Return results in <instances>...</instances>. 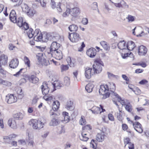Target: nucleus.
I'll return each instance as SVG.
<instances>
[{
  "label": "nucleus",
  "instance_id": "obj_35",
  "mask_svg": "<svg viewBox=\"0 0 149 149\" xmlns=\"http://www.w3.org/2000/svg\"><path fill=\"white\" fill-rule=\"evenodd\" d=\"M89 110L91 111L93 113L97 114L100 113L101 109L98 107L94 106L91 109H89Z\"/></svg>",
  "mask_w": 149,
  "mask_h": 149
},
{
  "label": "nucleus",
  "instance_id": "obj_33",
  "mask_svg": "<svg viewBox=\"0 0 149 149\" xmlns=\"http://www.w3.org/2000/svg\"><path fill=\"white\" fill-rule=\"evenodd\" d=\"M100 44L106 50L109 51L110 49V47L109 44L104 41H101L100 42Z\"/></svg>",
  "mask_w": 149,
  "mask_h": 149
},
{
  "label": "nucleus",
  "instance_id": "obj_55",
  "mask_svg": "<svg viewBox=\"0 0 149 149\" xmlns=\"http://www.w3.org/2000/svg\"><path fill=\"white\" fill-rule=\"evenodd\" d=\"M27 79V78H23L21 79L19 81V85H21L23 84L26 83L27 79Z\"/></svg>",
  "mask_w": 149,
  "mask_h": 149
},
{
  "label": "nucleus",
  "instance_id": "obj_10",
  "mask_svg": "<svg viewBox=\"0 0 149 149\" xmlns=\"http://www.w3.org/2000/svg\"><path fill=\"white\" fill-rule=\"evenodd\" d=\"M131 123L133 124V127L135 130L139 133H141L143 132V128L139 122L134 123L131 121Z\"/></svg>",
  "mask_w": 149,
  "mask_h": 149
},
{
  "label": "nucleus",
  "instance_id": "obj_4",
  "mask_svg": "<svg viewBox=\"0 0 149 149\" xmlns=\"http://www.w3.org/2000/svg\"><path fill=\"white\" fill-rule=\"evenodd\" d=\"M95 62L96 63L93 65V71H95V74L99 73L102 70V66H104V63L103 62L99 59L95 60Z\"/></svg>",
  "mask_w": 149,
  "mask_h": 149
},
{
  "label": "nucleus",
  "instance_id": "obj_21",
  "mask_svg": "<svg viewBox=\"0 0 149 149\" xmlns=\"http://www.w3.org/2000/svg\"><path fill=\"white\" fill-rule=\"evenodd\" d=\"M114 95H115V96L117 98L118 101L122 105H126L129 102L127 100L122 99L117 93H115Z\"/></svg>",
  "mask_w": 149,
  "mask_h": 149
},
{
  "label": "nucleus",
  "instance_id": "obj_50",
  "mask_svg": "<svg viewBox=\"0 0 149 149\" xmlns=\"http://www.w3.org/2000/svg\"><path fill=\"white\" fill-rule=\"evenodd\" d=\"M92 8L94 10L97 9L98 12V13H99V11L98 8L97 3L96 2H94L93 3Z\"/></svg>",
  "mask_w": 149,
  "mask_h": 149
},
{
  "label": "nucleus",
  "instance_id": "obj_51",
  "mask_svg": "<svg viewBox=\"0 0 149 149\" xmlns=\"http://www.w3.org/2000/svg\"><path fill=\"white\" fill-rule=\"evenodd\" d=\"M6 73V72L2 68L0 69V75L1 76L3 77H5Z\"/></svg>",
  "mask_w": 149,
  "mask_h": 149
},
{
  "label": "nucleus",
  "instance_id": "obj_59",
  "mask_svg": "<svg viewBox=\"0 0 149 149\" xmlns=\"http://www.w3.org/2000/svg\"><path fill=\"white\" fill-rule=\"evenodd\" d=\"M21 27H23L25 30H26L29 28L28 24L26 22L23 23L22 26Z\"/></svg>",
  "mask_w": 149,
  "mask_h": 149
},
{
  "label": "nucleus",
  "instance_id": "obj_57",
  "mask_svg": "<svg viewBox=\"0 0 149 149\" xmlns=\"http://www.w3.org/2000/svg\"><path fill=\"white\" fill-rule=\"evenodd\" d=\"M107 74L108 75V77L109 78H117L118 77L117 75H115L113 74L112 73L108 72H107Z\"/></svg>",
  "mask_w": 149,
  "mask_h": 149
},
{
  "label": "nucleus",
  "instance_id": "obj_5",
  "mask_svg": "<svg viewBox=\"0 0 149 149\" xmlns=\"http://www.w3.org/2000/svg\"><path fill=\"white\" fill-rule=\"evenodd\" d=\"M68 37L71 41L73 42H77L81 39L79 34L76 32L70 33H68Z\"/></svg>",
  "mask_w": 149,
  "mask_h": 149
},
{
  "label": "nucleus",
  "instance_id": "obj_38",
  "mask_svg": "<svg viewBox=\"0 0 149 149\" xmlns=\"http://www.w3.org/2000/svg\"><path fill=\"white\" fill-rule=\"evenodd\" d=\"M45 123L46 122L45 121L42 122L40 120H38V123L37 124L38 128H37V130H39L43 128Z\"/></svg>",
  "mask_w": 149,
  "mask_h": 149
},
{
  "label": "nucleus",
  "instance_id": "obj_20",
  "mask_svg": "<svg viewBox=\"0 0 149 149\" xmlns=\"http://www.w3.org/2000/svg\"><path fill=\"white\" fill-rule=\"evenodd\" d=\"M35 143L33 138H30L26 139V145L30 148H33Z\"/></svg>",
  "mask_w": 149,
  "mask_h": 149
},
{
  "label": "nucleus",
  "instance_id": "obj_30",
  "mask_svg": "<svg viewBox=\"0 0 149 149\" xmlns=\"http://www.w3.org/2000/svg\"><path fill=\"white\" fill-rule=\"evenodd\" d=\"M37 123L38 120L36 119H32L29 122V124L31 125L33 128L35 130H37L38 128Z\"/></svg>",
  "mask_w": 149,
  "mask_h": 149
},
{
  "label": "nucleus",
  "instance_id": "obj_19",
  "mask_svg": "<svg viewBox=\"0 0 149 149\" xmlns=\"http://www.w3.org/2000/svg\"><path fill=\"white\" fill-rule=\"evenodd\" d=\"M18 60L17 58H15L11 60L10 62L9 66L11 68H15L18 66Z\"/></svg>",
  "mask_w": 149,
  "mask_h": 149
},
{
  "label": "nucleus",
  "instance_id": "obj_17",
  "mask_svg": "<svg viewBox=\"0 0 149 149\" xmlns=\"http://www.w3.org/2000/svg\"><path fill=\"white\" fill-rule=\"evenodd\" d=\"M147 51V48L143 45H141L139 47L138 53L139 55H145Z\"/></svg>",
  "mask_w": 149,
  "mask_h": 149
},
{
  "label": "nucleus",
  "instance_id": "obj_39",
  "mask_svg": "<svg viewBox=\"0 0 149 149\" xmlns=\"http://www.w3.org/2000/svg\"><path fill=\"white\" fill-rule=\"evenodd\" d=\"M29 79L30 81L34 84L37 83L39 80L34 75H31Z\"/></svg>",
  "mask_w": 149,
  "mask_h": 149
},
{
  "label": "nucleus",
  "instance_id": "obj_58",
  "mask_svg": "<svg viewBox=\"0 0 149 149\" xmlns=\"http://www.w3.org/2000/svg\"><path fill=\"white\" fill-rule=\"evenodd\" d=\"M68 63L69 65L70 66V67H73L74 66V64L73 62H72L70 58L68 59Z\"/></svg>",
  "mask_w": 149,
  "mask_h": 149
},
{
  "label": "nucleus",
  "instance_id": "obj_15",
  "mask_svg": "<svg viewBox=\"0 0 149 149\" xmlns=\"http://www.w3.org/2000/svg\"><path fill=\"white\" fill-rule=\"evenodd\" d=\"M50 54L52 56L55 57L58 60H60L63 58L62 52L59 49L52 52Z\"/></svg>",
  "mask_w": 149,
  "mask_h": 149
},
{
  "label": "nucleus",
  "instance_id": "obj_52",
  "mask_svg": "<svg viewBox=\"0 0 149 149\" xmlns=\"http://www.w3.org/2000/svg\"><path fill=\"white\" fill-rule=\"evenodd\" d=\"M24 59L25 64H26L28 67H29L30 61L28 58L26 56H25Z\"/></svg>",
  "mask_w": 149,
  "mask_h": 149
},
{
  "label": "nucleus",
  "instance_id": "obj_1",
  "mask_svg": "<svg viewBox=\"0 0 149 149\" xmlns=\"http://www.w3.org/2000/svg\"><path fill=\"white\" fill-rule=\"evenodd\" d=\"M110 84L111 86L109 91L111 92L110 93L106 92L107 91L109 90V88L107 85H101L99 93L100 94L103 95V99H105L109 97L110 94L115 96V95H114V93H116L114 92L116 89L115 84L113 83H111Z\"/></svg>",
  "mask_w": 149,
  "mask_h": 149
},
{
  "label": "nucleus",
  "instance_id": "obj_40",
  "mask_svg": "<svg viewBox=\"0 0 149 149\" xmlns=\"http://www.w3.org/2000/svg\"><path fill=\"white\" fill-rule=\"evenodd\" d=\"M93 87V84H89L86 86L85 89L88 92L90 93L92 91Z\"/></svg>",
  "mask_w": 149,
  "mask_h": 149
},
{
  "label": "nucleus",
  "instance_id": "obj_3",
  "mask_svg": "<svg viewBox=\"0 0 149 149\" xmlns=\"http://www.w3.org/2000/svg\"><path fill=\"white\" fill-rule=\"evenodd\" d=\"M41 33L39 29H37L35 30L33 32V29L32 28L30 29L27 32V34L29 38H31L33 36L34 40L37 41H38L39 38L38 37L40 36Z\"/></svg>",
  "mask_w": 149,
  "mask_h": 149
},
{
  "label": "nucleus",
  "instance_id": "obj_56",
  "mask_svg": "<svg viewBox=\"0 0 149 149\" xmlns=\"http://www.w3.org/2000/svg\"><path fill=\"white\" fill-rule=\"evenodd\" d=\"M12 84L10 82L4 80L3 85L8 86H11Z\"/></svg>",
  "mask_w": 149,
  "mask_h": 149
},
{
  "label": "nucleus",
  "instance_id": "obj_11",
  "mask_svg": "<svg viewBox=\"0 0 149 149\" xmlns=\"http://www.w3.org/2000/svg\"><path fill=\"white\" fill-rule=\"evenodd\" d=\"M6 100L8 103L11 104L16 102L17 99L13 94H8L6 96Z\"/></svg>",
  "mask_w": 149,
  "mask_h": 149
},
{
  "label": "nucleus",
  "instance_id": "obj_36",
  "mask_svg": "<svg viewBox=\"0 0 149 149\" xmlns=\"http://www.w3.org/2000/svg\"><path fill=\"white\" fill-rule=\"evenodd\" d=\"M78 29L77 26L74 24L70 25L68 27V29L71 32H76Z\"/></svg>",
  "mask_w": 149,
  "mask_h": 149
},
{
  "label": "nucleus",
  "instance_id": "obj_18",
  "mask_svg": "<svg viewBox=\"0 0 149 149\" xmlns=\"http://www.w3.org/2000/svg\"><path fill=\"white\" fill-rule=\"evenodd\" d=\"M70 11V14L74 17L77 16L80 13L79 9L77 7L71 8Z\"/></svg>",
  "mask_w": 149,
  "mask_h": 149
},
{
  "label": "nucleus",
  "instance_id": "obj_2",
  "mask_svg": "<svg viewBox=\"0 0 149 149\" xmlns=\"http://www.w3.org/2000/svg\"><path fill=\"white\" fill-rule=\"evenodd\" d=\"M41 90L43 95H45L43 98L46 101L50 100L52 99L51 96L47 95L49 93V88L47 84L45 82H44L41 86Z\"/></svg>",
  "mask_w": 149,
  "mask_h": 149
},
{
  "label": "nucleus",
  "instance_id": "obj_16",
  "mask_svg": "<svg viewBox=\"0 0 149 149\" xmlns=\"http://www.w3.org/2000/svg\"><path fill=\"white\" fill-rule=\"evenodd\" d=\"M97 51L95 49L91 48L88 49L86 52L87 55L91 58H94L96 54Z\"/></svg>",
  "mask_w": 149,
  "mask_h": 149
},
{
  "label": "nucleus",
  "instance_id": "obj_13",
  "mask_svg": "<svg viewBox=\"0 0 149 149\" xmlns=\"http://www.w3.org/2000/svg\"><path fill=\"white\" fill-rule=\"evenodd\" d=\"M50 37L49 34L46 32H44L41 33L40 36L38 37V38H39L38 41L47 42L49 40Z\"/></svg>",
  "mask_w": 149,
  "mask_h": 149
},
{
  "label": "nucleus",
  "instance_id": "obj_48",
  "mask_svg": "<svg viewBox=\"0 0 149 149\" xmlns=\"http://www.w3.org/2000/svg\"><path fill=\"white\" fill-rule=\"evenodd\" d=\"M61 69L62 72L65 71L69 69V67L68 65H62L61 66Z\"/></svg>",
  "mask_w": 149,
  "mask_h": 149
},
{
  "label": "nucleus",
  "instance_id": "obj_47",
  "mask_svg": "<svg viewBox=\"0 0 149 149\" xmlns=\"http://www.w3.org/2000/svg\"><path fill=\"white\" fill-rule=\"evenodd\" d=\"M22 8L23 10L26 13L30 9L28 5L26 3H24L22 5Z\"/></svg>",
  "mask_w": 149,
  "mask_h": 149
},
{
  "label": "nucleus",
  "instance_id": "obj_64",
  "mask_svg": "<svg viewBox=\"0 0 149 149\" xmlns=\"http://www.w3.org/2000/svg\"><path fill=\"white\" fill-rule=\"evenodd\" d=\"M131 54V53L129 54L128 53H121V56L122 58L123 59L127 57H128L129 55H130Z\"/></svg>",
  "mask_w": 149,
  "mask_h": 149
},
{
  "label": "nucleus",
  "instance_id": "obj_45",
  "mask_svg": "<svg viewBox=\"0 0 149 149\" xmlns=\"http://www.w3.org/2000/svg\"><path fill=\"white\" fill-rule=\"evenodd\" d=\"M27 15L29 16H33L35 13V11L33 9H30L26 12Z\"/></svg>",
  "mask_w": 149,
  "mask_h": 149
},
{
  "label": "nucleus",
  "instance_id": "obj_61",
  "mask_svg": "<svg viewBox=\"0 0 149 149\" xmlns=\"http://www.w3.org/2000/svg\"><path fill=\"white\" fill-rule=\"evenodd\" d=\"M112 3H113L114 5L117 7H118L119 8L123 7V6L121 3V1L120 3H114L113 2H112Z\"/></svg>",
  "mask_w": 149,
  "mask_h": 149
},
{
  "label": "nucleus",
  "instance_id": "obj_43",
  "mask_svg": "<svg viewBox=\"0 0 149 149\" xmlns=\"http://www.w3.org/2000/svg\"><path fill=\"white\" fill-rule=\"evenodd\" d=\"M86 123V121L84 117L81 116L80 119L79 120V123L82 125H84Z\"/></svg>",
  "mask_w": 149,
  "mask_h": 149
},
{
  "label": "nucleus",
  "instance_id": "obj_54",
  "mask_svg": "<svg viewBox=\"0 0 149 149\" xmlns=\"http://www.w3.org/2000/svg\"><path fill=\"white\" fill-rule=\"evenodd\" d=\"M23 70H24V69L22 68L20 69L19 71L17 72L16 74H14L13 75L17 77H19L20 75L22 74V73H23L22 72Z\"/></svg>",
  "mask_w": 149,
  "mask_h": 149
},
{
  "label": "nucleus",
  "instance_id": "obj_53",
  "mask_svg": "<svg viewBox=\"0 0 149 149\" xmlns=\"http://www.w3.org/2000/svg\"><path fill=\"white\" fill-rule=\"evenodd\" d=\"M121 3L123 6L122 8H128V5L123 0H121Z\"/></svg>",
  "mask_w": 149,
  "mask_h": 149
},
{
  "label": "nucleus",
  "instance_id": "obj_9",
  "mask_svg": "<svg viewBox=\"0 0 149 149\" xmlns=\"http://www.w3.org/2000/svg\"><path fill=\"white\" fill-rule=\"evenodd\" d=\"M63 84L59 81H56L53 83L51 84L49 86L50 88H53V89L52 91L56 90V89H59L62 87Z\"/></svg>",
  "mask_w": 149,
  "mask_h": 149
},
{
  "label": "nucleus",
  "instance_id": "obj_22",
  "mask_svg": "<svg viewBox=\"0 0 149 149\" xmlns=\"http://www.w3.org/2000/svg\"><path fill=\"white\" fill-rule=\"evenodd\" d=\"M9 18L12 22L13 23L16 22L17 17L15 12L14 10H13L11 11L9 15Z\"/></svg>",
  "mask_w": 149,
  "mask_h": 149
},
{
  "label": "nucleus",
  "instance_id": "obj_23",
  "mask_svg": "<svg viewBox=\"0 0 149 149\" xmlns=\"http://www.w3.org/2000/svg\"><path fill=\"white\" fill-rule=\"evenodd\" d=\"M8 125L11 128L15 129L17 128V125L15 121L13 118H10L9 119L8 123Z\"/></svg>",
  "mask_w": 149,
  "mask_h": 149
},
{
  "label": "nucleus",
  "instance_id": "obj_44",
  "mask_svg": "<svg viewBox=\"0 0 149 149\" xmlns=\"http://www.w3.org/2000/svg\"><path fill=\"white\" fill-rule=\"evenodd\" d=\"M64 83L66 86H69L70 84V78L67 77H65L64 79Z\"/></svg>",
  "mask_w": 149,
  "mask_h": 149
},
{
  "label": "nucleus",
  "instance_id": "obj_24",
  "mask_svg": "<svg viewBox=\"0 0 149 149\" xmlns=\"http://www.w3.org/2000/svg\"><path fill=\"white\" fill-rule=\"evenodd\" d=\"M8 59L7 56L3 54L0 57V63L2 64L5 65L6 64Z\"/></svg>",
  "mask_w": 149,
  "mask_h": 149
},
{
  "label": "nucleus",
  "instance_id": "obj_7",
  "mask_svg": "<svg viewBox=\"0 0 149 149\" xmlns=\"http://www.w3.org/2000/svg\"><path fill=\"white\" fill-rule=\"evenodd\" d=\"M52 111H50V114L51 116L54 115L55 117L52 118L49 123L50 126H55L58 125L60 123V120L57 117V114L54 112H52Z\"/></svg>",
  "mask_w": 149,
  "mask_h": 149
},
{
  "label": "nucleus",
  "instance_id": "obj_8",
  "mask_svg": "<svg viewBox=\"0 0 149 149\" xmlns=\"http://www.w3.org/2000/svg\"><path fill=\"white\" fill-rule=\"evenodd\" d=\"M37 59L38 61L39 64L42 65L47 66L49 64L48 61L46 60L44 57L42 53H39L36 55Z\"/></svg>",
  "mask_w": 149,
  "mask_h": 149
},
{
  "label": "nucleus",
  "instance_id": "obj_12",
  "mask_svg": "<svg viewBox=\"0 0 149 149\" xmlns=\"http://www.w3.org/2000/svg\"><path fill=\"white\" fill-rule=\"evenodd\" d=\"M60 44L57 43L56 41H54L52 42L50 46V52L48 54H50L55 51L59 49V48L60 47Z\"/></svg>",
  "mask_w": 149,
  "mask_h": 149
},
{
  "label": "nucleus",
  "instance_id": "obj_6",
  "mask_svg": "<svg viewBox=\"0 0 149 149\" xmlns=\"http://www.w3.org/2000/svg\"><path fill=\"white\" fill-rule=\"evenodd\" d=\"M51 8L54 9L56 8L58 11L59 13H61L64 10L65 6L64 5L60 3H58L57 5L56 6V3L54 0H51Z\"/></svg>",
  "mask_w": 149,
  "mask_h": 149
},
{
  "label": "nucleus",
  "instance_id": "obj_32",
  "mask_svg": "<svg viewBox=\"0 0 149 149\" xmlns=\"http://www.w3.org/2000/svg\"><path fill=\"white\" fill-rule=\"evenodd\" d=\"M127 45H125L124 40L120 41L118 44V47L120 49H126Z\"/></svg>",
  "mask_w": 149,
  "mask_h": 149
},
{
  "label": "nucleus",
  "instance_id": "obj_28",
  "mask_svg": "<svg viewBox=\"0 0 149 149\" xmlns=\"http://www.w3.org/2000/svg\"><path fill=\"white\" fill-rule=\"evenodd\" d=\"M126 49L132 51L135 47L134 42L132 41H129L126 45Z\"/></svg>",
  "mask_w": 149,
  "mask_h": 149
},
{
  "label": "nucleus",
  "instance_id": "obj_37",
  "mask_svg": "<svg viewBox=\"0 0 149 149\" xmlns=\"http://www.w3.org/2000/svg\"><path fill=\"white\" fill-rule=\"evenodd\" d=\"M80 139L81 140L86 141L88 140V138L87 136V134L83 131L81 133V136L80 137Z\"/></svg>",
  "mask_w": 149,
  "mask_h": 149
},
{
  "label": "nucleus",
  "instance_id": "obj_29",
  "mask_svg": "<svg viewBox=\"0 0 149 149\" xmlns=\"http://www.w3.org/2000/svg\"><path fill=\"white\" fill-rule=\"evenodd\" d=\"M59 106L60 103L58 101H54L52 105V111L53 112V111H57L59 107Z\"/></svg>",
  "mask_w": 149,
  "mask_h": 149
},
{
  "label": "nucleus",
  "instance_id": "obj_34",
  "mask_svg": "<svg viewBox=\"0 0 149 149\" xmlns=\"http://www.w3.org/2000/svg\"><path fill=\"white\" fill-rule=\"evenodd\" d=\"M13 117L16 119L22 120L23 118L24 115L22 113L18 112L14 114Z\"/></svg>",
  "mask_w": 149,
  "mask_h": 149
},
{
  "label": "nucleus",
  "instance_id": "obj_31",
  "mask_svg": "<svg viewBox=\"0 0 149 149\" xmlns=\"http://www.w3.org/2000/svg\"><path fill=\"white\" fill-rule=\"evenodd\" d=\"M65 108L68 110L71 111L73 110L74 109L73 102L71 101H68Z\"/></svg>",
  "mask_w": 149,
  "mask_h": 149
},
{
  "label": "nucleus",
  "instance_id": "obj_26",
  "mask_svg": "<svg viewBox=\"0 0 149 149\" xmlns=\"http://www.w3.org/2000/svg\"><path fill=\"white\" fill-rule=\"evenodd\" d=\"M105 136L104 132L101 133H98L96 135V139L97 141L102 142L104 140Z\"/></svg>",
  "mask_w": 149,
  "mask_h": 149
},
{
  "label": "nucleus",
  "instance_id": "obj_14",
  "mask_svg": "<svg viewBox=\"0 0 149 149\" xmlns=\"http://www.w3.org/2000/svg\"><path fill=\"white\" fill-rule=\"evenodd\" d=\"M94 74L95 71H93V68L88 67L86 68L85 75L87 79H90Z\"/></svg>",
  "mask_w": 149,
  "mask_h": 149
},
{
  "label": "nucleus",
  "instance_id": "obj_42",
  "mask_svg": "<svg viewBox=\"0 0 149 149\" xmlns=\"http://www.w3.org/2000/svg\"><path fill=\"white\" fill-rule=\"evenodd\" d=\"M125 109L129 112H130L132 111V106L129 102L128 103V104H126Z\"/></svg>",
  "mask_w": 149,
  "mask_h": 149
},
{
  "label": "nucleus",
  "instance_id": "obj_49",
  "mask_svg": "<svg viewBox=\"0 0 149 149\" xmlns=\"http://www.w3.org/2000/svg\"><path fill=\"white\" fill-rule=\"evenodd\" d=\"M96 141L92 139L91 142L90 146L91 147H92L94 149H95L96 146Z\"/></svg>",
  "mask_w": 149,
  "mask_h": 149
},
{
  "label": "nucleus",
  "instance_id": "obj_60",
  "mask_svg": "<svg viewBox=\"0 0 149 149\" xmlns=\"http://www.w3.org/2000/svg\"><path fill=\"white\" fill-rule=\"evenodd\" d=\"M91 127L90 125H87L82 127V130H91Z\"/></svg>",
  "mask_w": 149,
  "mask_h": 149
},
{
  "label": "nucleus",
  "instance_id": "obj_25",
  "mask_svg": "<svg viewBox=\"0 0 149 149\" xmlns=\"http://www.w3.org/2000/svg\"><path fill=\"white\" fill-rule=\"evenodd\" d=\"M62 115L64 117L63 120H61V121L63 123H68L70 120V117L68 116V113L66 112H63L62 113Z\"/></svg>",
  "mask_w": 149,
  "mask_h": 149
},
{
  "label": "nucleus",
  "instance_id": "obj_46",
  "mask_svg": "<svg viewBox=\"0 0 149 149\" xmlns=\"http://www.w3.org/2000/svg\"><path fill=\"white\" fill-rule=\"evenodd\" d=\"M135 18V17L134 16L129 15L126 17V19H128L129 22H132L134 21Z\"/></svg>",
  "mask_w": 149,
  "mask_h": 149
},
{
  "label": "nucleus",
  "instance_id": "obj_41",
  "mask_svg": "<svg viewBox=\"0 0 149 149\" xmlns=\"http://www.w3.org/2000/svg\"><path fill=\"white\" fill-rule=\"evenodd\" d=\"M16 22L14 23H16L18 26L19 27H21L22 26L23 24V20L22 17H20L17 19H16Z\"/></svg>",
  "mask_w": 149,
  "mask_h": 149
},
{
  "label": "nucleus",
  "instance_id": "obj_62",
  "mask_svg": "<svg viewBox=\"0 0 149 149\" xmlns=\"http://www.w3.org/2000/svg\"><path fill=\"white\" fill-rule=\"evenodd\" d=\"M124 143L125 145V147L126 146V144H129L131 143L130 142V140L129 138H126L124 140Z\"/></svg>",
  "mask_w": 149,
  "mask_h": 149
},
{
  "label": "nucleus",
  "instance_id": "obj_63",
  "mask_svg": "<svg viewBox=\"0 0 149 149\" xmlns=\"http://www.w3.org/2000/svg\"><path fill=\"white\" fill-rule=\"evenodd\" d=\"M8 48L10 50H13L15 48H17V47L12 44H10L9 45Z\"/></svg>",
  "mask_w": 149,
  "mask_h": 149
},
{
  "label": "nucleus",
  "instance_id": "obj_27",
  "mask_svg": "<svg viewBox=\"0 0 149 149\" xmlns=\"http://www.w3.org/2000/svg\"><path fill=\"white\" fill-rule=\"evenodd\" d=\"M15 137L16 135L15 134H12L8 136H3V138L6 142L10 143V140H12V138H15Z\"/></svg>",
  "mask_w": 149,
  "mask_h": 149
}]
</instances>
